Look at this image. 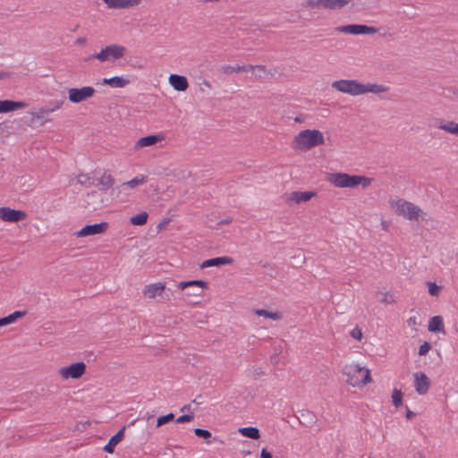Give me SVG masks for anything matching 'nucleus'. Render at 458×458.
<instances>
[{"instance_id": "5fc2aeb1", "label": "nucleus", "mask_w": 458, "mask_h": 458, "mask_svg": "<svg viewBox=\"0 0 458 458\" xmlns=\"http://www.w3.org/2000/svg\"><path fill=\"white\" fill-rule=\"evenodd\" d=\"M85 43H86L85 38H78L76 39V44H78V45H84Z\"/></svg>"}, {"instance_id": "f03ea898", "label": "nucleus", "mask_w": 458, "mask_h": 458, "mask_svg": "<svg viewBox=\"0 0 458 458\" xmlns=\"http://www.w3.org/2000/svg\"><path fill=\"white\" fill-rule=\"evenodd\" d=\"M324 144V136L318 130H303L293 139L292 146L294 149L309 150L316 146Z\"/></svg>"}, {"instance_id": "6ab92c4d", "label": "nucleus", "mask_w": 458, "mask_h": 458, "mask_svg": "<svg viewBox=\"0 0 458 458\" xmlns=\"http://www.w3.org/2000/svg\"><path fill=\"white\" fill-rule=\"evenodd\" d=\"M125 427L120 428L108 441V443L104 446V451L108 454H113L115 446L123 440L124 434Z\"/></svg>"}, {"instance_id": "ea45409f", "label": "nucleus", "mask_w": 458, "mask_h": 458, "mask_svg": "<svg viewBox=\"0 0 458 458\" xmlns=\"http://www.w3.org/2000/svg\"><path fill=\"white\" fill-rule=\"evenodd\" d=\"M193 418H194V415L192 413L191 414H184L176 419V423L190 422L191 420H193Z\"/></svg>"}, {"instance_id": "20e7f679", "label": "nucleus", "mask_w": 458, "mask_h": 458, "mask_svg": "<svg viewBox=\"0 0 458 458\" xmlns=\"http://www.w3.org/2000/svg\"><path fill=\"white\" fill-rule=\"evenodd\" d=\"M390 205L398 216L409 220H418L422 213L418 206L404 199L393 200Z\"/></svg>"}, {"instance_id": "49530a36", "label": "nucleus", "mask_w": 458, "mask_h": 458, "mask_svg": "<svg viewBox=\"0 0 458 458\" xmlns=\"http://www.w3.org/2000/svg\"><path fill=\"white\" fill-rule=\"evenodd\" d=\"M407 323H408L409 327H416V326L420 324V322L419 321V318L416 316L411 317L407 320Z\"/></svg>"}, {"instance_id": "aec40b11", "label": "nucleus", "mask_w": 458, "mask_h": 458, "mask_svg": "<svg viewBox=\"0 0 458 458\" xmlns=\"http://www.w3.org/2000/svg\"><path fill=\"white\" fill-rule=\"evenodd\" d=\"M298 420L301 424L306 427H311L318 421L315 413L308 410L301 411Z\"/></svg>"}, {"instance_id": "4d7b16f0", "label": "nucleus", "mask_w": 458, "mask_h": 458, "mask_svg": "<svg viewBox=\"0 0 458 458\" xmlns=\"http://www.w3.org/2000/svg\"><path fill=\"white\" fill-rule=\"evenodd\" d=\"M169 223V219H165L162 223H160L157 227L158 229H161L163 226H165V225H167Z\"/></svg>"}, {"instance_id": "79ce46f5", "label": "nucleus", "mask_w": 458, "mask_h": 458, "mask_svg": "<svg viewBox=\"0 0 458 458\" xmlns=\"http://www.w3.org/2000/svg\"><path fill=\"white\" fill-rule=\"evenodd\" d=\"M382 295H383V297L380 300V301L382 303L388 304V303H394L395 301L394 297L392 295L388 294L387 293H382Z\"/></svg>"}, {"instance_id": "7ed1b4c3", "label": "nucleus", "mask_w": 458, "mask_h": 458, "mask_svg": "<svg viewBox=\"0 0 458 458\" xmlns=\"http://www.w3.org/2000/svg\"><path fill=\"white\" fill-rule=\"evenodd\" d=\"M328 181L337 188H355L361 185L365 189L370 185L372 179L363 175L335 173L329 175Z\"/></svg>"}, {"instance_id": "680f3d73", "label": "nucleus", "mask_w": 458, "mask_h": 458, "mask_svg": "<svg viewBox=\"0 0 458 458\" xmlns=\"http://www.w3.org/2000/svg\"><path fill=\"white\" fill-rule=\"evenodd\" d=\"M203 84L205 85V87H208V88H210V87H211V86H210V84H209V82H208V81H204V83H203Z\"/></svg>"}, {"instance_id": "0eeeda50", "label": "nucleus", "mask_w": 458, "mask_h": 458, "mask_svg": "<svg viewBox=\"0 0 458 458\" xmlns=\"http://www.w3.org/2000/svg\"><path fill=\"white\" fill-rule=\"evenodd\" d=\"M335 30L337 32L353 34V35L374 34V33L378 32V30H379L378 28L370 27V26H367L364 24L343 25V26L336 27Z\"/></svg>"}, {"instance_id": "ddd939ff", "label": "nucleus", "mask_w": 458, "mask_h": 458, "mask_svg": "<svg viewBox=\"0 0 458 458\" xmlns=\"http://www.w3.org/2000/svg\"><path fill=\"white\" fill-rule=\"evenodd\" d=\"M430 379L426 374H415L414 386L419 394H425L429 388Z\"/></svg>"}, {"instance_id": "2f4dec72", "label": "nucleus", "mask_w": 458, "mask_h": 458, "mask_svg": "<svg viewBox=\"0 0 458 458\" xmlns=\"http://www.w3.org/2000/svg\"><path fill=\"white\" fill-rule=\"evenodd\" d=\"M146 182H147L146 177L142 175L141 177H135V178H133V179H131V180L123 183L121 185V187L127 186L129 188H135V187H137L139 185H141V184L145 183Z\"/></svg>"}, {"instance_id": "7c9ffc66", "label": "nucleus", "mask_w": 458, "mask_h": 458, "mask_svg": "<svg viewBox=\"0 0 458 458\" xmlns=\"http://www.w3.org/2000/svg\"><path fill=\"white\" fill-rule=\"evenodd\" d=\"M255 314L259 317H265L267 318H271L273 320H278L281 318V313L279 312H272L266 310H256Z\"/></svg>"}, {"instance_id": "473e14b6", "label": "nucleus", "mask_w": 458, "mask_h": 458, "mask_svg": "<svg viewBox=\"0 0 458 458\" xmlns=\"http://www.w3.org/2000/svg\"><path fill=\"white\" fill-rule=\"evenodd\" d=\"M403 394L400 389L394 388L392 394L393 404L398 408L403 404Z\"/></svg>"}, {"instance_id": "e433bc0d", "label": "nucleus", "mask_w": 458, "mask_h": 458, "mask_svg": "<svg viewBox=\"0 0 458 458\" xmlns=\"http://www.w3.org/2000/svg\"><path fill=\"white\" fill-rule=\"evenodd\" d=\"M348 378L346 379L347 384L352 386H359L360 387V378L358 377V374H347Z\"/></svg>"}, {"instance_id": "393cba45", "label": "nucleus", "mask_w": 458, "mask_h": 458, "mask_svg": "<svg viewBox=\"0 0 458 458\" xmlns=\"http://www.w3.org/2000/svg\"><path fill=\"white\" fill-rule=\"evenodd\" d=\"M437 128L453 135L458 136V123L454 121L440 120Z\"/></svg>"}, {"instance_id": "f704fd0d", "label": "nucleus", "mask_w": 458, "mask_h": 458, "mask_svg": "<svg viewBox=\"0 0 458 458\" xmlns=\"http://www.w3.org/2000/svg\"><path fill=\"white\" fill-rule=\"evenodd\" d=\"M78 183L85 186H90L95 184L94 181L91 180L89 174H81L77 177Z\"/></svg>"}, {"instance_id": "423d86ee", "label": "nucleus", "mask_w": 458, "mask_h": 458, "mask_svg": "<svg viewBox=\"0 0 458 458\" xmlns=\"http://www.w3.org/2000/svg\"><path fill=\"white\" fill-rule=\"evenodd\" d=\"M126 48L120 45H110L103 48L99 53L93 54L90 58H96L101 62H106L109 58L119 59L123 56Z\"/></svg>"}, {"instance_id": "c9c22d12", "label": "nucleus", "mask_w": 458, "mask_h": 458, "mask_svg": "<svg viewBox=\"0 0 458 458\" xmlns=\"http://www.w3.org/2000/svg\"><path fill=\"white\" fill-rule=\"evenodd\" d=\"M174 414L172 412H170L166 415H164V416H160L157 420V428L161 427V426L174 420Z\"/></svg>"}, {"instance_id": "b1692460", "label": "nucleus", "mask_w": 458, "mask_h": 458, "mask_svg": "<svg viewBox=\"0 0 458 458\" xmlns=\"http://www.w3.org/2000/svg\"><path fill=\"white\" fill-rule=\"evenodd\" d=\"M130 83V80L123 77L114 76L109 79H103V84L109 85L112 88H123Z\"/></svg>"}, {"instance_id": "13d9d810", "label": "nucleus", "mask_w": 458, "mask_h": 458, "mask_svg": "<svg viewBox=\"0 0 458 458\" xmlns=\"http://www.w3.org/2000/svg\"><path fill=\"white\" fill-rule=\"evenodd\" d=\"M9 77H10L9 73L0 72V80H4V79L9 78Z\"/></svg>"}, {"instance_id": "603ef678", "label": "nucleus", "mask_w": 458, "mask_h": 458, "mask_svg": "<svg viewBox=\"0 0 458 458\" xmlns=\"http://www.w3.org/2000/svg\"><path fill=\"white\" fill-rule=\"evenodd\" d=\"M416 416V414L410 411L409 408H406V419L407 420H412L414 417Z\"/></svg>"}, {"instance_id": "9d476101", "label": "nucleus", "mask_w": 458, "mask_h": 458, "mask_svg": "<svg viewBox=\"0 0 458 458\" xmlns=\"http://www.w3.org/2000/svg\"><path fill=\"white\" fill-rule=\"evenodd\" d=\"M107 228L108 224L106 222H101L98 224L85 225L76 234L78 237L96 235L105 233Z\"/></svg>"}, {"instance_id": "f3484780", "label": "nucleus", "mask_w": 458, "mask_h": 458, "mask_svg": "<svg viewBox=\"0 0 458 458\" xmlns=\"http://www.w3.org/2000/svg\"><path fill=\"white\" fill-rule=\"evenodd\" d=\"M27 106V104L22 101L13 100H0V113H9Z\"/></svg>"}, {"instance_id": "a878e982", "label": "nucleus", "mask_w": 458, "mask_h": 458, "mask_svg": "<svg viewBox=\"0 0 458 458\" xmlns=\"http://www.w3.org/2000/svg\"><path fill=\"white\" fill-rule=\"evenodd\" d=\"M428 331L442 332L445 334V327L442 317L435 316L430 318L428 323Z\"/></svg>"}, {"instance_id": "58836bf2", "label": "nucleus", "mask_w": 458, "mask_h": 458, "mask_svg": "<svg viewBox=\"0 0 458 458\" xmlns=\"http://www.w3.org/2000/svg\"><path fill=\"white\" fill-rule=\"evenodd\" d=\"M428 293H429L430 295H432V296H438L439 295L440 289H441L440 286H438L435 283H430V282L428 283Z\"/></svg>"}, {"instance_id": "dca6fc26", "label": "nucleus", "mask_w": 458, "mask_h": 458, "mask_svg": "<svg viewBox=\"0 0 458 458\" xmlns=\"http://www.w3.org/2000/svg\"><path fill=\"white\" fill-rule=\"evenodd\" d=\"M168 81L172 87L177 91H185L189 87L186 77L182 75L171 74Z\"/></svg>"}, {"instance_id": "a211bd4d", "label": "nucleus", "mask_w": 458, "mask_h": 458, "mask_svg": "<svg viewBox=\"0 0 458 458\" xmlns=\"http://www.w3.org/2000/svg\"><path fill=\"white\" fill-rule=\"evenodd\" d=\"M233 262V259L231 257H226V256L217 257V258H213V259H209L203 261L200 264V267L206 268V267H221V266L232 264Z\"/></svg>"}, {"instance_id": "c756f323", "label": "nucleus", "mask_w": 458, "mask_h": 458, "mask_svg": "<svg viewBox=\"0 0 458 458\" xmlns=\"http://www.w3.org/2000/svg\"><path fill=\"white\" fill-rule=\"evenodd\" d=\"M148 216V213L141 212L136 216H131L130 221L133 225H143L147 223Z\"/></svg>"}, {"instance_id": "bf43d9fd", "label": "nucleus", "mask_w": 458, "mask_h": 458, "mask_svg": "<svg viewBox=\"0 0 458 458\" xmlns=\"http://www.w3.org/2000/svg\"><path fill=\"white\" fill-rule=\"evenodd\" d=\"M190 408H191L190 404L184 405L182 408H181V411H188V410H190Z\"/></svg>"}, {"instance_id": "6e6d98bb", "label": "nucleus", "mask_w": 458, "mask_h": 458, "mask_svg": "<svg viewBox=\"0 0 458 458\" xmlns=\"http://www.w3.org/2000/svg\"><path fill=\"white\" fill-rule=\"evenodd\" d=\"M231 222H232V218L228 217L226 219L220 221L218 224L219 225H227V224H230Z\"/></svg>"}, {"instance_id": "c03bdc74", "label": "nucleus", "mask_w": 458, "mask_h": 458, "mask_svg": "<svg viewBox=\"0 0 458 458\" xmlns=\"http://www.w3.org/2000/svg\"><path fill=\"white\" fill-rule=\"evenodd\" d=\"M351 335L352 337H353L354 339H357V340H361L362 338V332L360 328L358 327H355L353 328L352 331H351Z\"/></svg>"}, {"instance_id": "cd10ccee", "label": "nucleus", "mask_w": 458, "mask_h": 458, "mask_svg": "<svg viewBox=\"0 0 458 458\" xmlns=\"http://www.w3.org/2000/svg\"><path fill=\"white\" fill-rule=\"evenodd\" d=\"M238 431L242 436L247 437L251 439H254V440H257L260 437L259 430L258 428H255V427L240 428Z\"/></svg>"}, {"instance_id": "4c0bfd02", "label": "nucleus", "mask_w": 458, "mask_h": 458, "mask_svg": "<svg viewBox=\"0 0 458 458\" xmlns=\"http://www.w3.org/2000/svg\"><path fill=\"white\" fill-rule=\"evenodd\" d=\"M26 310H17L13 313L8 315V318L10 319L11 324L15 322L18 318H21L26 315Z\"/></svg>"}, {"instance_id": "4be33fe9", "label": "nucleus", "mask_w": 458, "mask_h": 458, "mask_svg": "<svg viewBox=\"0 0 458 458\" xmlns=\"http://www.w3.org/2000/svg\"><path fill=\"white\" fill-rule=\"evenodd\" d=\"M97 185L99 186V190L106 191L110 189L114 183V179L110 174L104 173L99 178L97 179Z\"/></svg>"}, {"instance_id": "864d4df0", "label": "nucleus", "mask_w": 458, "mask_h": 458, "mask_svg": "<svg viewBox=\"0 0 458 458\" xmlns=\"http://www.w3.org/2000/svg\"><path fill=\"white\" fill-rule=\"evenodd\" d=\"M253 73L259 78H263L267 74V69L265 68V72L263 71H252Z\"/></svg>"}, {"instance_id": "72a5a7b5", "label": "nucleus", "mask_w": 458, "mask_h": 458, "mask_svg": "<svg viewBox=\"0 0 458 458\" xmlns=\"http://www.w3.org/2000/svg\"><path fill=\"white\" fill-rule=\"evenodd\" d=\"M194 434L198 437H200V438H204L207 440V443L208 444H210L211 441L208 440L210 437H211V432L208 431V429H204V428H195L194 429Z\"/></svg>"}, {"instance_id": "1a4fd4ad", "label": "nucleus", "mask_w": 458, "mask_h": 458, "mask_svg": "<svg viewBox=\"0 0 458 458\" xmlns=\"http://www.w3.org/2000/svg\"><path fill=\"white\" fill-rule=\"evenodd\" d=\"M208 285V282L203 280H191L180 282L177 286L181 290H184L188 287H198V289H192V292H188L186 294L189 296H201L203 289H207Z\"/></svg>"}, {"instance_id": "6e6552de", "label": "nucleus", "mask_w": 458, "mask_h": 458, "mask_svg": "<svg viewBox=\"0 0 458 458\" xmlns=\"http://www.w3.org/2000/svg\"><path fill=\"white\" fill-rule=\"evenodd\" d=\"M95 92V89L90 86L72 88L68 90V98L72 103H81L93 97Z\"/></svg>"}, {"instance_id": "f8f14e48", "label": "nucleus", "mask_w": 458, "mask_h": 458, "mask_svg": "<svg viewBox=\"0 0 458 458\" xmlns=\"http://www.w3.org/2000/svg\"><path fill=\"white\" fill-rule=\"evenodd\" d=\"M110 9H127L138 5L141 0H103Z\"/></svg>"}, {"instance_id": "5701e85b", "label": "nucleus", "mask_w": 458, "mask_h": 458, "mask_svg": "<svg viewBox=\"0 0 458 458\" xmlns=\"http://www.w3.org/2000/svg\"><path fill=\"white\" fill-rule=\"evenodd\" d=\"M314 195L315 192L313 191H293L291 193L289 199L299 204L310 200Z\"/></svg>"}, {"instance_id": "09e8293b", "label": "nucleus", "mask_w": 458, "mask_h": 458, "mask_svg": "<svg viewBox=\"0 0 458 458\" xmlns=\"http://www.w3.org/2000/svg\"><path fill=\"white\" fill-rule=\"evenodd\" d=\"M260 458H273L272 454L266 448H263L260 453Z\"/></svg>"}, {"instance_id": "c85d7f7f", "label": "nucleus", "mask_w": 458, "mask_h": 458, "mask_svg": "<svg viewBox=\"0 0 458 458\" xmlns=\"http://www.w3.org/2000/svg\"><path fill=\"white\" fill-rule=\"evenodd\" d=\"M86 368V364L80 361L69 366L62 367L58 369V372H85Z\"/></svg>"}, {"instance_id": "37998d69", "label": "nucleus", "mask_w": 458, "mask_h": 458, "mask_svg": "<svg viewBox=\"0 0 458 458\" xmlns=\"http://www.w3.org/2000/svg\"><path fill=\"white\" fill-rule=\"evenodd\" d=\"M351 369L353 370V372H365V373H369L370 372V369L365 366H360L359 364H356V365H353L352 368H351Z\"/></svg>"}, {"instance_id": "052dcab7", "label": "nucleus", "mask_w": 458, "mask_h": 458, "mask_svg": "<svg viewBox=\"0 0 458 458\" xmlns=\"http://www.w3.org/2000/svg\"><path fill=\"white\" fill-rule=\"evenodd\" d=\"M381 225H382V226H383V228H384V229H386V228H387V224H386V221H382Z\"/></svg>"}, {"instance_id": "a18cd8bd", "label": "nucleus", "mask_w": 458, "mask_h": 458, "mask_svg": "<svg viewBox=\"0 0 458 458\" xmlns=\"http://www.w3.org/2000/svg\"><path fill=\"white\" fill-rule=\"evenodd\" d=\"M372 382L371 374H364L363 377L360 379V387Z\"/></svg>"}, {"instance_id": "8fccbe9b", "label": "nucleus", "mask_w": 458, "mask_h": 458, "mask_svg": "<svg viewBox=\"0 0 458 458\" xmlns=\"http://www.w3.org/2000/svg\"><path fill=\"white\" fill-rule=\"evenodd\" d=\"M10 324H11V322L7 316L4 317V318H0V327H4V326L10 325Z\"/></svg>"}, {"instance_id": "2eb2a0df", "label": "nucleus", "mask_w": 458, "mask_h": 458, "mask_svg": "<svg viewBox=\"0 0 458 458\" xmlns=\"http://www.w3.org/2000/svg\"><path fill=\"white\" fill-rule=\"evenodd\" d=\"M225 73L240 72L247 71H263L265 72V66L263 65H225L222 68Z\"/></svg>"}, {"instance_id": "bb28decb", "label": "nucleus", "mask_w": 458, "mask_h": 458, "mask_svg": "<svg viewBox=\"0 0 458 458\" xmlns=\"http://www.w3.org/2000/svg\"><path fill=\"white\" fill-rule=\"evenodd\" d=\"M60 107L59 103H55V105L53 107H42L39 108L37 112L32 113V119H45L49 114L54 112L55 110L58 109Z\"/></svg>"}, {"instance_id": "9b49d317", "label": "nucleus", "mask_w": 458, "mask_h": 458, "mask_svg": "<svg viewBox=\"0 0 458 458\" xmlns=\"http://www.w3.org/2000/svg\"><path fill=\"white\" fill-rule=\"evenodd\" d=\"M26 214L21 210H15L10 208H0V218L6 222H20L25 219Z\"/></svg>"}, {"instance_id": "3c124183", "label": "nucleus", "mask_w": 458, "mask_h": 458, "mask_svg": "<svg viewBox=\"0 0 458 458\" xmlns=\"http://www.w3.org/2000/svg\"><path fill=\"white\" fill-rule=\"evenodd\" d=\"M155 416L154 413H151L149 411H147L145 412L143 415H142V420H145L147 421H148L149 420L153 419Z\"/></svg>"}, {"instance_id": "e2e57ef3", "label": "nucleus", "mask_w": 458, "mask_h": 458, "mask_svg": "<svg viewBox=\"0 0 458 458\" xmlns=\"http://www.w3.org/2000/svg\"><path fill=\"white\" fill-rule=\"evenodd\" d=\"M96 194H97V191H91L90 193H89V195H92V196H94V195H96Z\"/></svg>"}, {"instance_id": "0e129e2a", "label": "nucleus", "mask_w": 458, "mask_h": 458, "mask_svg": "<svg viewBox=\"0 0 458 458\" xmlns=\"http://www.w3.org/2000/svg\"><path fill=\"white\" fill-rule=\"evenodd\" d=\"M165 300H170V297L166 295L165 297H163Z\"/></svg>"}, {"instance_id": "412c9836", "label": "nucleus", "mask_w": 458, "mask_h": 458, "mask_svg": "<svg viewBox=\"0 0 458 458\" xmlns=\"http://www.w3.org/2000/svg\"><path fill=\"white\" fill-rule=\"evenodd\" d=\"M164 139L162 134L148 135L138 140L136 148L148 147L157 144Z\"/></svg>"}, {"instance_id": "de8ad7c7", "label": "nucleus", "mask_w": 458, "mask_h": 458, "mask_svg": "<svg viewBox=\"0 0 458 458\" xmlns=\"http://www.w3.org/2000/svg\"><path fill=\"white\" fill-rule=\"evenodd\" d=\"M62 375V378L64 380H66L68 379L69 377H72V378H80L83 374H61Z\"/></svg>"}, {"instance_id": "a19ab883", "label": "nucleus", "mask_w": 458, "mask_h": 458, "mask_svg": "<svg viewBox=\"0 0 458 458\" xmlns=\"http://www.w3.org/2000/svg\"><path fill=\"white\" fill-rule=\"evenodd\" d=\"M431 348V345L428 342H424L420 346V349H419V354L420 355H425L427 354V352L430 350Z\"/></svg>"}, {"instance_id": "4468645a", "label": "nucleus", "mask_w": 458, "mask_h": 458, "mask_svg": "<svg viewBox=\"0 0 458 458\" xmlns=\"http://www.w3.org/2000/svg\"><path fill=\"white\" fill-rule=\"evenodd\" d=\"M165 289V285L162 283L150 284L144 287L143 293L149 299L157 296H162Z\"/></svg>"}, {"instance_id": "f257e3e1", "label": "nucleus", "mask_w": 458, "mask_h": 458, "mask_svg": "<svg viewBox=\"0 0 458 458\" xmlns=\"http://www.w3.org/2000/svg\"><path fill=\"white\" fill-rule=\"evenodd\" d=\"M332 88L339 92L351 96H360L366 93H381L386 91V88L377 83L363 84L356 80H339L332 83Z\"/></svg>"}, {"instance_id": "39448f33", "label": "nucleus", "mask_w": 458, "mask_h": 458, "mask_svg": "<svg viewBox=\"0 0 458 458\" xmlns=\"http://www.w3.org/2000/svg\"><path fill=\"white\" fill-rule=\"evenodd\" d=\"M352 0H307L305 6L310 9L318 10H340L350 4Z\"/></svg>"}]
</instances>
